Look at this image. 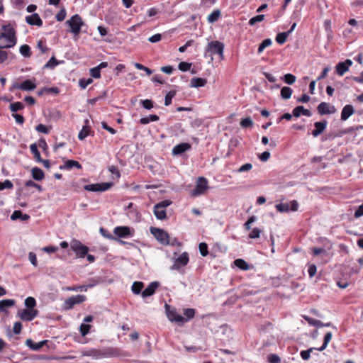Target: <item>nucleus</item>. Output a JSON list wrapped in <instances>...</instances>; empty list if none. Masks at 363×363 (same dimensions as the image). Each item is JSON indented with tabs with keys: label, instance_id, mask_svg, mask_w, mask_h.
I'll return each instance as SVG.
<instances>
[{
	"label": "nucleus",
	"instance_id": "f257e3e1",
	"mask_svg": "<svg viewBox=\"0 0 363 363\" xmlns=\"http://www.w3.org/2000/svg\"><path fill=\"white\" fill-rule=\"evenodd\" d=\"M3 32L0 34V48H9L16 43L15 30L11 24L2 26Z\"/></svg>",
	"mask_w": 363,
	"mask_h": 363
},
{
	"label": "nucleus",
	"instance_id": "f03ea898",
	"mask_svg": "<svg viewBox=\"0 0 363 363\" xmlns=\"http://www.w3.org/2000/svg\"><path fill=\"white\" fill-rule=\"evenodd\" d=\"M223 50H224V44L218 40L211 41L208 43L206 53L207 55L208 53L212 56L213 55L218 54L221 60L223 59Z\"/></svg>",
	"mask_w": 363,
	"mask_h": 363
},
{
	"label": "nucleus",
	"instance_id": "7ed1b4c3",
	"mask_svg": "<svg viewBox=\"0 0 363 363\" xmlns=\"http://www.w3.org/2000/svg\"><path fill=\"white\" fill-rule=\"evenodd\" d=\"M208 182L203 177H199L196 182L195 188L191 191L192 196H199L204 194L208 189Z\"/></svg>",
	"mask_w": 363,
	"mask_h": 363
},
{
	"label": "nucleus",
	"instance_id": "20e7f679",
	"mask_svg": "<svg viewBox=\"0 0 363 363\" xmlns=\"http://www.w3.org/2000/svg\"><path fill=\"white\" fill-rule=\"evenodd\" d=\"M71 250L76 254L78 258H84L89 248L82 244L79 240H73L70 244Z\"/></svg>",
	"mask_w": 363,
	"mask_h": 363
},
{
	"label": "nucleus",
	"instance_id": "39448f33",
	"mask_svg": "<svg viewBox=\"0 0 363 363\" xmlns=\"http://www.w3.org/2000/svg\"><path fill=\"white\" fill-rule=\"evenodd\" d=\"M66 23L70 27V32L75 36L78 35L83 25V21L79 15L75 14L66 21Z\"/></svg>",
	"mask_w": 363,
	"mask_h": 363
},
{
	"label": "nucleus",
	"instance_id": "423d86ee",
	"mask_svg": "<svg viewBox=\"0 0 363 363\" xmlns=\"http://www.w3.org/2000/svg\"><path fill=\"white\" fill-rule=\"evenodd\" d=\"M86 296L84 295H76L72 296L67 298L62 305V308L65 311L72 309L74 305L79 304L86 301Z\"/></svg>",
	"mask_w": 363,
	"mask_h": 363
},
{
	"label": "nucleus",
	"instance_id": "0eeeda50",
	"mask_svg": "<svg viewBox=\"0 0 363 363\" xmlns=\"http://www.w3.org/2000/svg\"><path fill=\"white\" fill-rule=\"evenodd\" d=\"M150 233L154 237L163 245H168L169 242V237L168 233L162 229L155 227L150 228Z\"/></svg>",
	"mask_w": 363,
	"mask_h": 363
},
{
	"label": "nucleus",
	"instance_id": "6e6552de",
	"mask_svg": "<svg viewBox=\"0 0 363 363\" xmlns=\"http://www.w3.org/2000/svg\"><path fill=\"white\" fill-rule=\"evenodd\" d=\"M113 186L111 182H101L96 184H91L84 186V189L89 191H105L108 190Z\"/></svg>",
	"mask_w": 363,
	"mask_h": 363
},
{
	"label": "nucleus",
	"instance_id": "1a4fd4ad",
	"mask_svg": "<svg viewBox=\"0 0 363 363\" xmlns=\"http://www.w3.org/2000/svg\"><path fill=\"white\" fill-rule=\"evenodd\" d=\"M38 313L37 309L25 308L19 311L18 315L23 321H31L38 315Z\"/></svg>",
	"mask_w": 363,
	"mask_h": 363
},
{
	"label": "nucleus",
	"instance_id": "9d476101",
	"mask_svg": "<svg viewBox=\"0 0 363 363\" xmlns=\"http://www.w3.org/2000/svg\"><path fill=\"white\" fill-rule=\"evenodd\" d=\"M189 261V254L184 252L175 259L174 264L171 267V269L179 270L182 267L186 266Z\"/></svg>",
	"mask_w": 363,
	"mask_h": 363
},
{
	"label": "nucleus",
	"instance_id": "9b49d317",
	"mask_svg": "<svg viewBox=\"0 0 363 363\" xmlns=\"http://www.w3.org/2000/svg\"><path fill=\"white\" fill-rule=\"evenodd\" d=\"M35 87L36 85L31 79H26L21 84L14 83L12 85L11 90L12 91L13 89H21L23 91H31L35 89Z\"/></svg>",
	"mask_w": 363,
	"mask_h": 363
},
{
	"label": "nucleus",
	"instance_id": "f8f14e48",
	"mask_svg": "<svg viewBox=\"0 0 363 363\" xmlns=\"http://www.w3.org/2000/svg\"><path fill=\"white\" fill-rule=\"evenodd\" d=\"M317 109L320 115L332 114L336 111V109L334 106L330 105V104L326 102H321L318 106Z\"/></svg>",
	"mask_w": 363,
	"mask_h": 363
},
{
	"label": "nucleus",
	"instance_id": "ddd939ff",
	"mask_svg": "<svg viewBox=\"0 0 363 363\" xmlns=\"http://www.w3.org/2000/svg\"><path fill=\"white\" fill-rule=\"evenodd\" d=\"M352 65L351 60H346L345 62H339L335 68L336 72L340 76H342L346 72L349 70L350 67Z\"/></svg>",
	"mask_w": 363,
	"mask_h": 363
},
{
	"label": "nucleus",
	"instance_id": "4468645a",
	"mask_svg": "<svg viewBox=\"0 0 363 363\" xmlns=\"http://www.w3.org/2000/svg\"><path fill=\"white\" fill-rule=\"evenodd\" d=\"M191 148V145L188 143H182L175 145L172 149V155H181L184 152L189 150Z\"/></svg>",
	"mask_w": 363,
	"mask_h": 363
},
{
	"label": "nucleus",
	"instance_id": "2eb2a0df",
	"mask_svg": "<svg viewBox=\"0 0 363 363\" xmlns=\"http://www.w3.org/2000/svg\"><path fill=\"white\" fill-rule=\"evenodd\" d=\"M86 356H90L95 359H101L108 357L109 354L106 351H103L97 349H91L86 352Z\"/></svg>",
	"mask_w": 363,
	"mask_h": 363
},
{
	"label": "nucleus",
	"instance_id": "dca6fc26",
	"mask_svg": "<svg viewBox=\"0 0 363 363\" xmlns=\"http://www.w3.org/2000/svg\"><path fill=\"white\" fill-rule=\"evenodd\" d=\"M113 233L118 238H128L131 235L130 229L127 226L116 227Z\"/></svg>",
	"mask_w": 363,
	"mask_h": 363
},
{
	"label": "nucleus",
	"instance_id": "f3484780",
	"mask_svg": "<svg viewBox=\"0 0 363 363\" xmlns=\"http://www.w3.org/2000/svg\"><path fill=\"white\" fill-rule=\"evenodd\" d=\"M48 340H43L38 342H35L31 339H27L26 345L33 351H39L44 345L48 343Z\"/></svg>",
	"mask_w": 363,
	"mask_h": 363
},
{
	"label": "nucleus",
	"instance_id": "a211bd4d",
	"mask_svg": "<svg viewBox=\"0 0 363 363\" xmlns=\"http://www.w3.org/2000/svg\"><path fill=\"white\" fill-rule=\"evenodd\" d=\"M277 146V142L273 139V138H270V143H269V147L267 148V150L262 152L259 156V158L261 161L265 162L267 161L268 159L270 157L269 150L275 148Z\"/></svg>",
	"mask_w": 363,
	"mask_h": 363
},
{
	"label": "nucleus",
	"instance_id": "6ab92c4d",
	"mask_svg": "<svg viewBox=\"0 0 363 363\" xmlns=\"http://www.w3.org/2000/svg\"><path fill=\"white\" fill-rule=\"evenodd\" d=\"M158 286H159L158 282H157V281L151 282L147 286V287L145 290L143 291L142 296L147 297V296H150L153 295L155 293Z\"/></svg>",
	"mask_w": 363,
	"mask_h": 363
},
{
	"label": "nucleus",
	"instance_id": "aec40b11",
	"mask_svg": "<svg viewBox=\"0 0 363 363\" xmlns=\"http://www.w3.org/2000/svg\"><path fill=\"white\" fill-rule=\"evenodd\" d=\"M26 21L28 24L32 26H41L43 25V21L38 13H33L30 16H28L26 18Z\"/></svg>",
	"mask_w": 363,
	"mask_h": 363
},
{
	"label": "nucleus",
	"instance_id": "412c9836",
	"mask_svg": "<svg viewBox=\"0 0 363 363\" xmlns=\"http://www.w3.org/2000/svg\"><path fill=\"white\" fill-rule=\"evenodd\" d=\"M73 167H76L77 169H82L81 164L75 160H68L63 164L60 166V169H67L69 170Z\"/></svg>",
	"mask_w": 363,
	"mask_h": 363
},
{
	"label": "nucleus",
	"instance_id": "4be33fe9",
	"mask_svg": "<svg viewBox=\"0 0 363 363\" xmlns=\"http://www.w3.org/2000/svg\"><path fill=\"white\" fill-rule=\"evenodd\" d=\"M354 113V109L352 105H346L343 107L341 112V119L342 121L347 120L353 113Z\"/></svg>",
	"mask_w": 363,
	"mask_h": 363
},
{
	"label": "nucleus",
	"instance_id": "5701e85b",
	"mask_svg": "<svg viewBox=\"0 0 363 363\" xmlns=\"http://www.w3.org/2000/svg\"><path fill=\"white\" fill-rule=\"evenodd\" d=\"M167 316L169 320L174 321L177 323H184L187 321V319H185L184 317L178 314L175 311H170L167 313Z\"/></svg>",
	"mask_w": 363,
	"mask_h": 363
},
{
	"label": "nucleus",
	"instance_id": "b1692460",
	"mask_svg": "<svg viewBox=\"0 0 363 363\" xmlns=\"http://www.w3.org/2000/svg\"><path fill=\"white\" fill-rule=\"evenodd\" d=\"M327 125V121H320L315 123V129L312 131L313 136H317L323 133Z\"/></svg>",
	"mask_w": 363,
	"mask_h": 363
},
{
	"label": "nucleus",
	"instance_id": "393cba45",
	"mask_svg": "<svg viewBox=\"0 0 363 363\" xmlns=\"http://www.w3.org/2000/svg\"><path fill=\"white\" fill-rule=\"evenodd\" d=\"M301 114L306 116H311V112L309 110L304 108L302 106H298L294 108L293 115L295 117H299Z\"/></svg>",
	"mask_w": 363,
	"mask_h": 363
},
{
	"label": "nucleus",
	"instance_id": "a878e982",
	"mask_svg": "<svg viewBox=\"0 0 363 363\" xmlns=\"http://www.w3.org/2000/svg\"><path fill=\"white\" fill-rule=\"evenodd\" d=\"M207 83V80L206 79L194 77L191 79L190 86L191 87H202L204 86Z\"/></svg>",
	"mask_w": 363,
	"mask_h": 363
},
{
	"label": "nucleus",
	"instance_id": "bb28decb",
	"mask_svg": "<svg viewBox=\"0 0 363 363\" xmlns=\"http://www.w3.org/2000/svg\"><path fill=\"white\" fill-rule=\"evenodd\" d=\"M33 178L36 181H41L45 177L43 171L39 167H35L31 169Z\"/></svg>",
	"mask_w": 363,
	"mask_h": 363
},
{
	"label": "nucleus",
	"instance_id": "cd10ccee",
	"mask_svg": "<svg viewBox=\"0 0 363 363\" xmlns=\"http://www.w3.org/2000/svg\"><path fill=\"white\" fill-rule=\"evenodd\" d=\"M154 214L158 220H164L167 218L166 210L164 208H158L157 205L154 206Z\"/></svg>",
	"mask_w": 363,
	"mask_h": 363
},
{
	"label": "nucleus",
	"instance_id": "c85d7f7f",
	"mask_svg": "<svg viewBox=\"0 0 363 363\" xmlns=\"http://www.w3.org/2000/svg\"><path fill=\"white\" fill-rule=\"evenodd\" d=\"M15 301L13 299H4L0 301V310L6 311V308L14 306Z\"/></svg>",
	"mask_w": 363,
	"mask_h": 363
},
{
	"label": "nucleus",
	"instance_id": "c756f323",
	"mask_svg": "<svg viewBox=\"0 0 363 363\" xmlns=\"http://www.w3.org/2000/svg\"><path fill=\"white\" fill-rule=\"evenodd\" d=\"M233 263L237 267L242 270L247 271L250 269V265L242 259H236Z\"/></svg>",
	"mask_w": 363,
	"mask_h": 363
},
{
	"label": "nucleus",
	"instance_id": "7c9ffc66",
	"mask_svg": "<svg viewBox=\"0 0 363 363\" xmlns=\"http://www.w3.org/2000/svg\"><path fill=\"white\" fill-rule=\"evenodd\" d=\"M144 287V284L141 281H135L132 285V291L135 294H142V290Z\"/></svg>",
	"mask_w": 363,
	"mask_h": 363
},
{
	"label": "nucleus",
	"instance_id": "2f4dec72",
	"mask_svg": "<svg viewBox=\"0 0 363 363\" xmlns=\"http://www.w3.org/2000/svg\"><path fill=\"white\" fill-rule=\"evenodd\" d=\"M30 150L32 154L33 155L34 159L36 162L41 161V156L39 150H38L37 145L35 143H33L30 145Z\"/></svg>",
	"mask_w": 363,
	"mask_h": 363
},
{
	"label": "nucleus",
	"instance_id": "473e14b6",
	"mask_svg": "<svg viewBox=\"0 0 363 363\" xmlns=\"http://www.w3.org/2000/svg\"><path fill=\"white\" fill-rule=\"evenodd\" d=\"M220 14V11L218 9L215 10L208 16L207 20L209 23H214L218 20Z\"/></svg>",
	"mask_w": 363,
	"mask_h": 363
},
{
	"label": "nucleus",
	"instance_id": "72a5a7b5",
	"mask_svg": "<svg viewBox=\"0 0 363 363\" xmlns=\"http://www.w3.org/2000/svg\"><path fill=\"white\" fill-rule=\"evenodd\" d=\"M11 218L12 220L21 218L23 220H26L29 218V216L27 214H23V213L21 211H14L12 215L11 216Z\"/></svg>",
	"mask_w": 363,
	"mask_h": 363
},
{
	"label": "nucleus",
	"instance_id": "f704fd0d",
	"mask_svg": "<svg viewBox=\"0 0 363 363\" xmlns=\"http://www.w3.org/2000/svg\"><path fill=\"white\" fill-rule=\"evenodd\" d=\"M292 89L289 86H284L281 89V96L284 99H289L291 98L292 94Z\"/></svg>",
	"mask_w": 363,
	"mask_h": 363
},
{
	"label": "nucleus",
	"instance_id": "c9c22d12",
	"mask_svg": "<svg viewBox=\"0 0 363 363\" xmlns=\"http://www.w3.org/2000/svg\"><path fill=\"white\" fill-rule=\"evenodd\" d=\"M332 337H333L332 333H330V332L327 333L324 336L323 343L322 346L320 348H318V350L323 351L327 347L328 343L330 342Z\"/></svg>",
	"mask_w": 363,
	"mask_h": 363
},
{
	"label": "nucleus",
	"instance_id": "e433bc0d",
	"mask_svg": "<svg viewBox=\"0 0 363 363\" xmlns=\"http://www.w3.org/2000/svg\"><path fill=\"white\" fill-rule=\"evenodd\" d=\"M35 130L39 133L45 135H48L50 133L51 127L47 126L43 124H38L35 127Z\"/></svg>",
	"mask_w": 363,
	"mask_h": 363
},
{
	"label": "nucleus",
	"instance_id": "4c0bfd02",
	"mask_svg": "<svg viewBox=\"0 0 363 363\" xmlns=\"http://www.w3.org/2000/svg\"><path fill=\"white\" fill-rule=\"evenodd\" d=\"M304 318L311 325L315 326L318 328L323 327V323L321 322L320 320L314 319L310 317H305Z\"/></svg>",
	"mask_w": 363,
	"mask_h": 363
},
{
	"label": "nucleus",
	"instance_id": "58836bf2",
	"mask_svg": "<svg viewBox=\"0 0 363 363\" xmlns=\"http://www.w3.org/2000/svg\"><path fill=\"white\" fill-rule=\"evenodd\" d=\"M159 119V117L155 114H151L146 117L140 118V122L141 124H147L150 121H156Z\"/></svg>",
	"mask_w": 363,
	"mask_h": 363
},
{
	"label": "nucleus",
	"instance_id": "ea45409f",
	"mask_svg": "<svg viewBox=\"0 0 363 363\" xmlns=\"http://www.w3.org/2000/svg\"><path fill=\"white\" fill-rule=\"evenodd\" d=\"M20 53L25 57H29L31 55L30 48L28 45H23L20 48Z\"/></svg>",
	"mask_w": 363,
	"mask_h": 363
},
{
	"label": "nucleus",
	"instance_id": "a19ab883",
	"mask_svg": "<svg viewBox=\"0 0 363 363\" xmlns=\"http://www.w3.org/2000/svg\"><path fill=\"white\" fill-rule=\"evenodd\" d=\"M277 210L280 213H286L289 211V204L288 203H280L275 206Z\"/></svg>",
	"mask_w": 363,
	"mask_h": 363
},
{
	"label": "nucleus",
	"instance_id": "79ce46f5",
	"mask_svg": "<svg viewBox=\"0 0 363 363\" xmlns=\"http://www.w3.org/2000/svg\"><path fill=\"white\" fill-rule=\"evenodd\" d=\"M25 306L27 308L35 309V306H36V301L33 297L29 296L25 299Z\"/></svg>",
	"mask_w": 363,
	"mask_h": 363
},
{
	"label": "nucleus",
	"instance_id": "37998d69",
	"mask_svg": "<svg viewBox=\"0 0 363 363\" xmlns=\"http://www.w3.org/2000/svg\"><path fill=\"white\" fill-rule=\"evenodd\" d=\"M176 91L174 90H172V91H169L165 96V98H164V105L166 106H169L172 103V99L173 97H174V96L176 95Z\"/></svg>",
	"mask_w": 363,
	"mask_h": 363
},
{
	"label": "nucleus",
	"instance_id": "c03bdc74",
	"mask_svg": "<svg viewBox=\"0 0 363 363\" xmlns=\"http://www.w3.org/2000/svg\"><path fill=\"white\" fill-rule=\"evenodd\" d=\"M289 33L287 32L280 33L277 34L276 40L279 44H284L286 42Z\"/></svg>",
	"mask_w": 363,
	"mask_h": 363
},
{
	"label": "nucleus",
	"instance_id": "a18cd8bd",
	"mask_svg": "<svg viewBox=\"0 0 363 363\" xmlns=\"http://www.w3.org/2000/svg\"><path fill=\"white\" fill-rule=\"evenodd\" d=\"M272 45V40L269 38L264 40L261 44L259 45L258 48V53L260 54L263 52V50L268 46H270Z\"/></svg>",
	"mask_w": 363,
	"mask_h": 363
},
{
	"label": "nucleus",
	"instance_id": "49530a36",
	"mask_svg": "<svg viewBox=\"0 0 363 363\" xmlns=\"http://www.w3.org/2000/svg\"><path fill=\"white\" fill-rule=\"evenodd\" d=\"M283 79L285 83L291 85L296 82V77L292 74H286L283 77Z\"/></svg>",
	"mask_w": 363,
	"mask_h": 363
},
{
	"label": "nucleus",
	"instance_id": "de8ad7c7",
	"mask_svg": "<svg viewBox=\"0 0 363 363\" xmlns=\"http://www.w3.org/2000/svg\"><path fill=\"white\" fill-rule=\"evenodd\" d=\"M264 19V14H259L256 16H254L251 18L249 21V24L250 26H254L255 23L258 22H261Z\"/></svg>",
	"mask_w": 363,
	"mask_h": 363
},
{
	"label": "nucleus",
	"instance_id": "09e8293b",
	"mask_svg": "<svg viewBox=\"0 0 363 363\" xmlns=\"http://www.w3.org/2000/svg\"><path fill=\"white\" fill-rule=\"evenodd\" d=\"M13 187V183L9 179H6L4 182H0V191H2L5 189H11Z\"/></svg>",
	"mask_w": 363,
	"mask_h": 363
},
{
	"label": "nucleus",
	"instance_id": "8fccbe9b",
	"mask_svg": "<svg viewBox=\"0 0 363 363\" xmlns=\"http://www.w3.org/2000/svg\"><path fill=\"white\" fill-rule=\"evenodd\" d=\"M59 62L55 57H52L50 60L45 65V68L53 69L55 66L59 65Z\"/></svg>",
	"mask_w": 363,
	"mask_h": 363
},
{
	"label": "nucleus",
	"instance_id": "3c124183",
	"mask_svg": "<svg viewBox=\"0 0 363 363\" xmlns=\"http://www.w3.org/2000/svg\"><path fill=\"white\" fill-rule=\"evenodd\" d=\"M24 106L21 102H15L10 104V109L12 112H16L23 108Z\"/></svg>",
	"mask_w": 363,
	"mask_h": 363
},
{
	"label": "nucleus",
	"instance_id": "603ef678",
	"mask_svg": "<svg viewBox=\"0 0 363 363\" xmlns=\"http://www.w3.org/2000/svg\"><path fill=\"white\" fill-rule=\"evenodd\" d=\"M196 311L194 308H187L184 311V314L186 316L185 319L187 320L193 318L195 315Z\"/></svg>",
	"mask_w": 363,
	"mask_h": 363
},
{
	"label": "nucleus",
	"instance_id": "864d4df0",
	"mask_svg": "<svg viewBox=\"0 0 363 363\" xmlns=\"http://www.w3.org/2000/svg\"><path fill=\"white\" fill-rule=\"evenodd\" d=\"M252 124H253V121L250 117L245 118L240 121V125L242 128H247L249 127H251L252 125Z\"/></svg>",
	"mask_w": 363,
	"mask_h": 363
},
{
	"label": "nucleus",
	"instance_id": "5fc2aeb1",
	"mask_svg": "<svg viewBox=\"0 0 363 363\" xmlns=\"http://www.w3.org/2000/svg\"><path fill=\"white\" fill-rule=\"evenodd\" d=\"M269 363H280L281 359L277 354H269L267 356Z\"/></svg>",
	"mask_w": 363,
	"mask_h": 363
},
{
	"label": "nucleus",
	"instance_id": "6e6d98bb",
	"mask_svg": "<svg viewBox=\"0 0 363 363\" xmlns=\"http://www.w3.org/2000/svg\"><path fill=\"white\" fill-rule=\"evenodd\" d=\"M199 249L201 255L203 257L206 256L208 254V245L205 242H201L199 245Z\"/></svg>",
	"mask_w": 363,
	"mask_h": 363
},
{
	"label": "nucleus",
	"instance_id": "4d7b16f0",
	"mask_svg": "<svg viewBox=\"0 0 363 363\" xmlns=\"http://www.w3.org/2000/svg\"><path fill=\"white\" fill-rule=\"evenodd\" d=\"M87 288H88L87 286L80 285V286H68L66 288V290L67 291H86L87 290Z\"/></svg>",
	"mask_w": 363,
	"mask_h": 363
},
{
	"label": "nucleus",
	"instance_id": "13d9d810",
	"mask_svg": "<svg viewBox=\"0 0 363 363\" xmlns=\"http://www.w3.org/2000/svg\"><path fill=\"white\" fill-rule=\"evenodd\" d=\"M262 230L257 228H255L249 234V238L251 239L259 238Z\"/></svg>",
	"mask_w": 363,
	"mask_h": 363
},
{
	"label": "nucleus",
	"instance_id": "bf43d9fd",
	"mask_svg": "<svg viewBox=\"0 0 363 363\" xmlns=\"http://www.w3.org/2000/svg\"><path fill=\"white\" fill-rule=\"evenodd\" d=\"M90 328H91L90 325L84 324V323L80 325V333H81L82 335L85 336L86 335H87L89 333Z\"/></svg>",
	"mask_w": 363,
	"mask_h": 363
},
{
	"label": "nucleus",
	"instance_id": "052dcab7",
	"mask_svg": "<svg viewBox=\"0 0 363 363\" xmlns=\"http://www.w3.org/2000/svg\"><path fill=\"white\" fill-rule=\"evenodd\" d=\"M191 64L186 62H181L178 67L182 72H186L191 68Z\"/></svg>",
	"mask_w": 363,
	"mask_h": 363
},
{
	"label": "nucleus",
	"instance_id": "680f3d73",
	"mask_svg": "<svg viewBox=\"0 0 363 363\" xmlns=\"http://www.w3.org/2000/svg\"><path fill=\"white\" fill-rule=\"evenodd\" d=\"M101 70L97 67H95L90 69V74L93 78L99 79L101 77Z\"/></svg>",
	"mask_w": 363,
	"mask_h": 363
},
{
	"label": "nucleus",
	"instance_id": "e2e57ef3",
	"mask_svg": "<svg viewBox=\"0 0 363 363\" xmlns=\"http://www.w3.org/2000/svg\"><path fill=\"white\" fill-rule=\"evenodd\" d=\"M108 171L113 174L116 176V178L118 179L121 177V173L117 167L114 165H111L108 167Z\"/></svg>",
	"mask_w": 363,
	"mask_h": 363
},
{
	"label": "nucleus",
	"instance_id": "0e129e2a",
	"mask_svg": "<svg viewBox=\"0 0 363 363\" xmlns=\"http://www.w3.org/2000/svg\"><path fill=\"white\" fill-rule=\"evenodd\" d=\"M92 82H93L92 79L89 78L86 79H80L79 84L82 89H85L88 85H89Z\"/></svg>",
	"mask_w": 363,
	"mask_h": 363
},
{
	"label": "nucleus",
	"instance_id": "69168bd1",
	"mask_svg": "<svg viewBox=\"0 0 363 363\" xmlns=\"http://www.w3.org/2000/svg\"><path fill=\"white\" fill-rule=\"evenodd\" d=\"M312 350H313V348H310L307 350H302L300 352V355H301V358L303 360H308L310 358L311 352H312Z\"/></svg>",
	"mask_w": 363,
	"mask_h": 363
},
{
	"label": "nucleus",
	"instance_id": "338daca9",
	"mask_svg": "<svg viewBox=\"0 0 363 363\" xmlns=\"http://www.w3.org/2000/svg\"><path fill=\"white\" fill-rule=\"evenodd\" d=\"M25 186L28 187H35L38 189L39 191H42V187L40 185L36 184L32 180H28L25 183Z\"/></svg>",
	"mask_w": 363,
	"mask_h": 363
},
{
	"label": "nucleus",
	"instance_id": "774afa93",
	"mask_svg": "<svg viewBox=\"0 0 363 363\" xmlns=\"http://www.w3.org/2000/svg\"><path fill=\"white\" fill-rule=\"evenodd\" d=\"M143 106L147 110L151 109L153 107V102L151 100L145 99L141 101Z\"/></svg>",
	"mask_w": 363,
	"mask_h": 363
}]
</instances>
